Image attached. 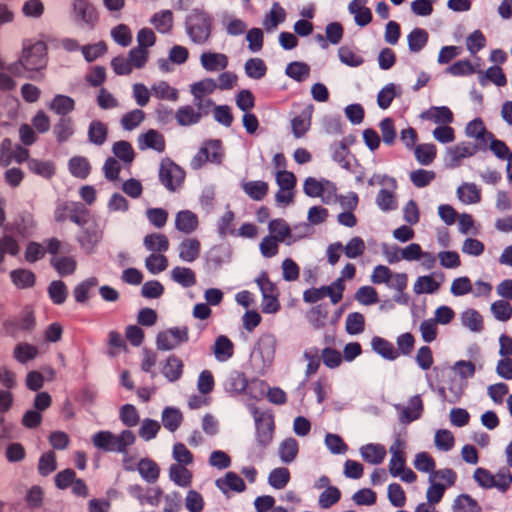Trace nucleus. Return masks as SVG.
<instances>
[{"label": "nucleus", "instance_id": "nucleus-1", "mask_svg": "<svg viewBox=\"0 0 512 512\" xmlns=\"http://www.w3.org/2000/svg\"><path fill=\"white\" fill-rule=\"evenodd\" d=\"M47 63L46 43L41 40L24 39L18 60L9 64L5 69L16 77L41 81L44 78L42 71L46 69Z\"/></svg>", "mask_w": 512, "mask_h": 512}, {"label": "nucleus", "instance_id": "nucleus-2", "mask_svg": "<svg viewBox=\"0 0 512 512\" xmlns=\"http://www.w3.org/2000/svg\"><path fill=\"white\" fill-rule=\"evenodd\" d=\"M185 31L192 43L205 45L212 36L213 17L204 10L194 9L186 16Z\"/></svg>", "mask_w": 512, "mask_h": 512}, {"label": "nucleus", "instance_id": "nucleus-3", "mask_svg": "<svg viewBox=\"0 0 512 512\" xmlns=\"http://www.w3.org/2000/svg\"><path fill=\"white\" fill-rule=\"evenodd\" d=\"M91 441L94 447L104 452L126 454L127 448L135 443L136 436L129 429L123 430L118 435L108 430H102L96 432Z\"/></svg>", "mask_w": 512, "mask_h": 512}, {"label": "nucleus", "instance_id": "nucleus-4", "mask_svg": "<svg viewBox=\"0 0 512 512\" xmlns=\"http://www.w3.org/2000/svg\"><path fill=\"white\" fill-rule=\"evenodd\" d=\"M185 171L169 158L162 159L159 167V181L170 192L179 190L185 180Z\"/></svg>", "mask_w": 512, "mask_h": 512}, {"label": "nucleus", "instance_id": "nucleus-5", "mask_svg": "<svg viewBox=\"0 0 512 512\" xmlns=\"http://www.w3.org/2000/svg\"><path fill=\"white\" fill-rule=\"evenodd\" d=\"M72 18L77 25L90 30L99 20L97 9L89 0H73Z\"/></svg>", "mask_w": 512, "mask_h": 512}, {"label": "nucleus", "instance_id": "nucleus-6", "mask_svg": "<svg viewBox=\"0 0 512 512\" xmlns=\"http://www.w3.org/2000/svg\"><path fill=\"white\" fill-rule=\"evenodd\" d=\"M189 341V329L187 326H176L161 331L156 337V346L158 350L170 351L183 343Z\"/></svg>", "mask_w": 512, "mask_h": 512}, {"label": "nucleus", "instance_id": "nucleus-7", "mask_svg": "<svg viewBox=\"0 0 512 512\" xmlns=\"http://www.w3.org/2000/svg\"><path fill=\"white\" fill-rule=\"evenodd\" d=\"M304 193L309 197H322L325 203H330L336 198V186L326 179L317 180L308 177L303 185Z\"/></svg>", "mask_w": 512, "mask_h": 512}, {"label": "nucleus", "instance_id": "nucleus-8", "mask_svg": "<svg viewBox=\"0 0 512 512\" xmlns=\"http://www.w3.org/2000/svg\"><path fill=\"white\" fill-rule=\"evenodd\" d=\"M256 441L264 449L273 439L275 424L274 417L269 413L255 415Z\"/></svg>", "mask_w": 512, "mask_h": 512}, {"label": "nucleus", "instance_id": "nucleus-9", "mask_svg": "<svg viewBox=\"0 0 512 512\" xmlns=\"http://www.w3.org/2000/svg\"><path fill=\"white\" fill-rule=\"evenodd\" d=\"M396 409L400 411L399 421L402 424H409L421 417L424 405L420 395H414L409 399L408 406L397 405Z\"/></svg>", "mask_w": 512, "mask_h": 512}, {"label": "nucleus", "instance_id": "nucleus-10", "mask_svg": "<svg viewBox=\"0 0 512 512\" xmlns=\"http://www.w3.org/2000/svg\"><path fill=\"white\" fill-rule=\"evenodd\" d=\"M101 239L102 232L97 228V225L83 226L81 233L77 237L79 245L88 254L94 251Z\"/></svg>", "mask_w": 512, "mask_h": 512}, {"label": "nucleus", "instance_id": "nucleus-11", "mask_svg": "<svg viewBox=\"0 0 512 512\" xmlns=\"http://www.w3.org/2000/svg\"><path fill=\"white\" fill-rule=\"evenodd\" d=\"M138 147L140 150L153 149L161 153L165 150L164 136L157 130L150 129L138 137Z\"/></svg>", "mask_w": 512, "mask_h": 512}, {"label": "nucleus", "instance_id": "nucleus-12", "mask_svg": "<svg viewBox=\"0 0 512 512\" xmlns=\"http://www.w3.org/2000/svg\"><path fill=\"white\" fill-rule=\"evenodd\" d=\"M215 485L224 494H228L229 491L241 493L246 489L243 479L232 471L227 472L223 478H218Z\"/></svg>", "mask_w": 512, "mask_h": 512}, {"label": "nucleus", "instance_id": "nucleus-13", "mask_svg": "<svg viewBox=\"0 0 512 512\" xmlns=\"http://www.w3.org/2000/svg\"><path fill=\"white\" fill-rule=\"evenodd\" d=\"M199 225L198 216L190 210H181L176 214L175 227L185 234L193 233Z\"/></svg>", "mask_w": 512, "mask_h": 512}, {"label": "nucleus", "instance_id": "nucleus-14", "mask_svg": "<svg viewBox=\"0 0 512 512\" xmlns=\"http://www.w3.org/2000/svg\"><path fill=\"white\" fill-rule=\"evenodd\" d=\"M200 63L206 71L214 72L228 66V57L222 53L204 52L200 56Z\"/></svg>", "mask_w": 512, "mask_h": 512}, {"label": "nucleus", "instance_id": "nucleus-15", "mask_svg": "<svg viewBox=\"0 0 512 512\" xmlns=\"http://www.w3.org/2000/svg\"><path fill=\"white\" fill-rule=\"evenodd\" d=\"M201 251V243L197 238H186L179 244V258L184 262H194Z\"/></svg>", "mask_w": 512, "mask_h": 512}, {"label": "nucleus", "instance_id": "nucleus-16", "mask_svg": "<svg viewBox=\"0 0 512 512\" xmlns=\"http://www.w3.org/2000/svg\"><path fill=\"white\" fill-rule=\"evenodd\" d=\"M52 131L58 143L67 142L75 133L73 119L71 117H60L53 125Z\"/></svg>", "mask_w": 512, "mask_h": 512}, {"label": "nucleus", "instance_id": "nucleus-17", "mask_svg": "<svg viewBox=\"0 0 512 512\" xmlns=\"http://www.w3.org/2000/svg\"><path fill=\"white\" fill-rule=\"evenodd\" d=\"M212 351L217 361L226 362L234 354V344L227 336L220 335L215 339Z\"/></svg>", "mask_w": 512, "mask_h": 512}, {"label": "nucleus", "instance_id": "nucleus-18", "mask_svg": "<svg viewBox=\"0 0 512 512\" xmlns=\"http://www.w3.org/2000/svg\"><path fill=\"white\" fill-rule=\"evenodd\" d=\"M366 0H352L348 5V10L354 15L356 24L360 27L368 25L372 21V12L365 7Z\"/></svg>", "mask_w": 512, "mask_h": 512}, {"label": "nucleus", "instance_id": "nucleus-19", "mask_svg": "<svg viewBox=\"0 0 512 512\" xmlns=\"http://www.w3.org/2000/svg\"><path fill=\"white\" fill-rule=\"evenodd\" d=\"M183 361L176 355H169L162 367L163 376L170 382L179 380L183 374Z\"/></svg>", "mask_w": 512, "mask_h": 512}, {"label": "nucleus", "instance_id": "nucleus-20", "mask_svg": "<svg viewBox=\"0 0 512 512\" xmlns=\"http://www.w3.org/2000/svg\"><path fill=\"white\" fill-rule=\"evenodd\" d=\"M49 109L60 117H70L75 109V101L67 95L57 94L50 102Z\"/></svg>", "mask_w": 512, "mask_h": 512}, {"label": "nucleus", "instance_id": "nucleus-21", "mask_svg": "<svg viewBox=\"0 0 512 512\" xmlns=\"http://www.w3.org/2000/svg\"><path fill=\"white\" fill-rule=\"evenodd\" d=\"M143 245L155 254H163L169 249V240L165 234L151 233L144 237Z\"/></svg>", "mask_w": 512, "mask_h": 512}, {"label": "nucleus", "instance_id": "nucleus-22", "mask_svg": "<svg viewBox=\"0 0 512 512\" xmlns=\"http://www.w3.org/2000/svg\"><path fill=\"white\" fill-rule=\"evenodd\" d=\"M360 454L367 463L378 465L383 462L386 449L381 444L370 443L360 448Z\"/></svg>", "mask_w": 512, "mask_h": 512}, {"label": "nucleus", "instance_id": "nucleus-23", "mask_svg": "<svg viewBox=\"0 0 512 512\" xmlns=\"http://www.w3.org/2000/svg\"><path fill=\"white\" fill-rule=\"evenodd\" d=\"M88 140L96 146H102L108 137V127L100 120H92L87 131Z\"/></svg>", "mask_w": 512, "mask_h": 512}, {"label": "nucleus", "instance_id": "nucleus-24", "mask_svg": "<svg viewBox=\"0 0 512 512\" xmlns=\"http://www.w3.org/2000/svg\"><path fill=\"white\" fill-rule=\"evenodd\" d=\"M65 209L71 222L81 227L87 224L89 211L84 204L80 202L65 203Z\"/></svg>", "mask_w": 512, "mask_h": 512}, {"label": "nucleus", "instance_id": "nucleus-25", "mask_svg": "<svg viewBox=\"0 0 512 512\" xmlns=\"http://www.w3.org/2000/svg\"><path fill=\"white\" fill-rule=\"evenodd\" d=\"M28 169L45 179H51L56 173V167L51 160H40L32 158L28 160Z\"/></svg>", "mask_w": 512, "mask_h": 512}, {"label": "nucleus", "instance_id": "nucleus-26", "mask_svg": "<svg viewBox=\"0 0 512 512\" xmlns=\"http://www.w3.org/2000/svg\"><path fill=\"white\" fill-rule=\"evenodd\" d=\"M140 476L148 483H155L160 475L158 464L150 458H142L137 464Z\"/></svg>", "mask_w": 512, "mask_h": 512}, {"label": "nucleus", "instance_id": "nucleus-27", "mask_svg": "<svg viewBox=\"0 0 512 512\" xmlns=\"http://www.w3.org/2000/svg\"><path fill=\"white\" fill-rule=\"evenodd\" d=\"M465 131L467 136L477 139L484 145L487 144L488 139L493 138V134L487 131L481 118H475L470 121L467 124Z\"/></svg>", "mask_w": 512, "mask_h": 512}, {"label": "nucleus", "instance_id": "nucleus-28", "mask_svg": "<svg viewBox=\"0 0 512 512\" xmlns=\"http://www.w3.org/2000/svg\"><path fill=\"white\" fill-rule=\"evenodd\" d=\"M225 391L231 395H239L247 388V379L244 373L232 371L224 383Z\"/></svg>", "mask_w": 512, "mask_h": 512}, {"label": "nucleus", "instance_id": "nucleus-29", "mask_svg": "<svg viewBox=\"0 0 512 512\" xmlns=\"http://www.w3.org/2000/svg\"><path fill=\"white\" fill-rule=\"evenodd\" d=\"M68 170L72 176L86 179L91 172L89 160L84 156H74L68 161Z\"/></svg>", "mask_w": 512, "mask_h": 512}, {"label": "nucleus", "instance_id": "nucleus-30", "mask_svg": "<svg viewBox=\"0 0 512 512\" xmlns=\"http://www.w3.org/2000/svg\"><path fill=\"white\" fill-rule=\"evenodd\" d=\"M202 118V113L197 112L193 106L185 105L177 109L175 119L180 126L197 124Z\"/></svg>", "mask_w": 512, "mask_h": 512}, {"label": "nucleus", "instance_id": "nucleus-31", "mask_svg": "<svg viewBox=\"0 0 512 512\" xmlns=\"http://www.w3.org/2000/svg\"><path fill=\"white\" fill-rule=\"evenodd\" d=\"M457 196L464 204H476L481 201V190L474 183H463L457 189Z\"/></svg>", "mask_w": 512, "mask_h": 512}, {"label": "nucleus", "instance_id": "nucleus-32", "mask_svg": "<svg viewBox=\"0 0 512 512\" xmlns=\"http://www.w3.org/2000/svg\"><path fill=\"white\" fill-rule=\"evenodd\" d=\"M371 346L377 354L381 355L387 360H395L399 356V353L394 348V345L382 337H373L371 340Z\"/></svg>", "mask_w": 512, "mask_h": 512}, {"label": "nucleus", "instance_id": "nucleus-33", "mask_svg": "<svg viewBox=\"0 0 512 512\" xmlns=\"http://www.w3.org/2000/svg\"><path fill=\"white\" fill-rule=\"evenodd\" d=\"M490 140V149L496 157L502 160H507V173L509 179L512 181V152L509 150L505 142L495 139Z\"/></svg>", "mask_w": 512, "mask_h": 512}, {"label": "nucleus", "instance_id": "nucleus-34", "mask_svg": "<svg viewBox=\"0 0 512 512\" xmlns=\"http://www.w3.org/2000/svg\"><path fill=\"white\" fill-rule=\"evenodd\" d=\"M243 191L255 201L263 200L269 191L268 183L265 181H248L242 184Z\"/></svg>", "mask_w": 512, "mask_h": 512}, {"label": "nucleus", "instance_id": "nucleus-35", "mask_svg": "<svg viewBox=\"0 0 512 512\" xmlns=\"http://www.w3.org/2000/svg\"><path fill=\"white\" fill-rule=\"evenodd\" d=\"M171 279L185 288L192 287L196 284V275L194 271L188 267H174L171 270Z\"/></svg>", "mask_w": 512, "mask_h": 512}, {"label": "nucleus", "instance_id": "nucleus-36", "mask_svg": "<svg viewBox=\"0 0 512 512\" xmlns=\"http://www.w3.org/2000/svg\"><path fill=\"white\" fill-rule=\"evenodd\" d=\"M12 283L19 289L31 288L35 285V274L28 269H15L10 272Z\"/></svg>", "mask_w": 512, "mask_h": 512}, {"label": "nucleus", "instance_id": "nucleus-37", "mask_svg": "<svg viewBox=\"0 0 512 512\" xmlns=\"http://www.w3.org/2000/svg\"><path fill=\"white\" fill-rule=\"evenodd\" d=\"M50 264L62 277L72 275L77 268V262L72 256L54 257Z\"/></svg>", "mask_w": 512, "mask_h": 512}, {"label": "nucleus", "instance_id": "nucleus-38", "mask_svg": "<svg viewBox=\"0 0 512 512\" xmlns=\"http://www.w3.org/2000/svg\"><path fill=\"white\" fill-rule=\"evenodd\" d=\"M428 32L423 28H414L407 36L409 50L413 53L420 52L427 44Z\"/></svg>", "mask_w": 512, "mask_h": 512}, {"label": "nucleus", "instance_id": "nucleus-39", "mask_svg": "<svg viewBox=\"0 0 512 512\" xmlns=\"http://www.w3.org/2000/svg\"><path fill=\"white\" fill-rule=\"evenodd\" d=\"M151 94L157 99L177 101L179 98L178 90L170 86L166 81H159L151 86Z\"/></svg>", "mask_w": 512, "mask_h": 512}, {"label": "nucleus", "instance_id": "nucleus-40", "mask_svg": "<svg viewBox=\"0 0 512 512\" xmlns=\"http://www.w3.org/2000/svg\"><path fill=\"white\" fill-rule=\"evenodd\" d=\"M150 22L159 33H169L173 27V13L170 10H162L155 13Z\"/></svg>", "mask_w": 512, "mask_h": 512}, {"label": "nucleus", "instance_id": "nucleus-41", "mask_svg": "<svg viewBox=\"0 0 512 512\" xmlns=\"http://www.w3.org/2000/svg\"><path fill=\"white\" fill-rule=\"evenodd\" d=\"M453 512H481L478 502L468 494L457 496L452 506Z\"/></svg>", "mask_w": 512, "mask_h": 512}, {"label": "nucleus", "instance_id": "nucleus-42", "mask_svg": "<svg viewBox=\"0 0 512 512\" xmlns=\"http://www.w3.org/2000/svg\"><path fill=\"white\" fill-rule=\"evenodd\" d=\"M170 479L180 487H188L191 484L192 474L183 465L172 464L169 468Z\"/></svg>", "mask_w": 512, "mask_h": 512}, {"label": "nucleus", "instance_id": "nucleus-43", "mask_svg": "<svg viewBox=\"0 0 512 512\" xmlns=\"http://www.w3.org/2000/svg\"><path fill=\"white\" fill-rule=\"evenodd\" d=\"M268 230L271 237L276 240L284 242L287 238L291 237V228L284 219H273L268 224Z\"/></svg>", "mask_w": 512, "mask_h": 512}, {"label": "nucleus", "instance_id": "nucleus-44", "mask_svg": "<svg viewBox=\"0 0 512 512\" xmlns=\"http://www.w3.org/2000/svg\"><path fill=\"white\" fill-rule=\"evenodd\" d=\"M182 420L183 416L179 409L166 407L162 412L163 426L170 432H175L180 427Z\"/></svg>", "mask_w": 512, "mask_h": 512}, {"label": "nucleus", "instance_id": "nucleus-45", "mask_svg": "<svg viewBox=\"0 0 512 512\" xmlns=\"http://www.w3.org/2000/svg\"><path fill=\"white\" fill-rule=\"evenodd\" d=\"M299 451L298 442L294 438H287L279 445V456L283 463H291L297 457Z\"/></svg>", "mask_w": 512, "mask_h": 512}, {"label": "nucleus", "instance_id": "nucleus-46", "mask_svg": "<svg viewBox=\"0 0 512 512\" xmlns=\"http://www.w3.org/2000/svg\"><path fill=\"white\" fill-rule=\"evenodd\" d=\"M423 116L437 124L448 125L453 122V113L447 106L432 107Z\"/></svg>", "mask_w": 512, "mask_h": 512}, {"label": "nucleus", "instance_id": "nucleus-47", "mask_svg": "<svg viewBox=\"0 0 512 512\" xmlns=\"http://www.w3.org/2000/svg\"><path fill=\"white\" fill-rule=\"evenodd\" d=\"M286 18V12L284 8L275 2L272 5L270 12L265 16L263 25L267 30L276 28L280 23L284 22Z\"/></svg>", "mask_w": 512, "mask_h": 512}, {"label": "nucleus", "instance_id": "nucleus-48", "mask_svg": "<svg viewBox=\"0 0 512 512\" xmlns=\"http://www.w3.org/2000/svg\"><path fill=\"white\" fill-rule=\"evenodd\" d=\"M436 146L431 143L419 144L414 148L416 160L422 165H430L436 157Z\"/></svg>", "mask_w": 512, "mask_h": 512}, {"label": "nucleus", "instance_id": "nucleus-49", "mask_svg": "<svg viewBox=\"0 0 512 512\" xmlns=\"http://www.w3.org/2000/svg\"><path fill=\"white\" fill-rule=\"evenodd\" d=\"M114 155L124 163L131 164L135 158L132 145L125 140L117 141L112 146Z\"/></svg>", "mask_w": 512, "mask_h": 512}, {"label": "nucleus", "instance_id": "nucleus-50", "mask_svg": "<svg viewBox=\"0 0 512 512\" xmlns=\"http://www.w3.org/2000/svg\"><path fill=\"white\" fill-rule=\"evenodd\" d=\"M38 355V349L34 345L28 343H19L13 350V357L22 364L33 360Z\"/></svg>", "mask_w": 512, "mask_h": 512}, {"label": "nucleus", "instance_id": "nucleus-51", "mask_svg": "<svg viewBox=\"0 0 512 512\" xmlns=\"http://www.w3.org/2000/svg\"><path fill=\"white\" fill-rule=\"evenodd\" d=\"M245 73L249 78L261 79L266 75L267 67L261 58H250L245 63Z\"/></svg>", "mask_w": 512, "mask_h": 512}, {"label": "nucleus", "instance_id": "nucleus-52", "mask_svg": "<svg viewBox=\"0 0 512 512\" xmlns=\"http://www.w3.org/2000/svg\"><path fill=\"white\" fill-rule=\"evenodd\" d=\"M285 73L288 77L292 78L297 82L304 81L310 73V67L304 62H291L287 65Z\"/></svg>", "mask_w": 512, "mask_h": 512}, {"label": "nucleus", "instance_id": "nucleus-53", "mask_svg": "<svg viewBox=\"0 0 512 512\" xmlns=\"http://www.w3.org/2000/svg\"><path fill=\"white\" fill-rule=\"evenodd\" d=\"M290 481V472L285 467L273 469L268 476V483L275 489H283Z\"/></svg>", "mask_w": 512, "mask_h": 512}, {"label": "nucleus", "instance_id": "nucleus-54", "mask_svg": "<svg viewBox=\"0 0 512 512\" xmlns=\"http://www.w3.org/2000/svg\"><path fill=\"white\" fill-rule=\"evenodd\" d=\"M439 283L430 276H420L414 283L413 290L416 294H432L439 289Z\"/></svg>", "mask_w": 512, "mask_h": 512}, {"label": "nucleus", "instance_id": "nucleus-55", "mask_svg": "<svg viewBox=\"0 0 512 512\" xmlns=\"http://www.w3.org/2000/svg\"><path fill=\"white\" fill-rule=\"evenodd\" d=\"M381 137L385 145L392 146L397 138L394 120L390 117L382 119L379 123Z\"/></svg>", "mask_w": 512, "mask_h": 512}, {"label": "nucleus", "instance_id": "nucleus-56", "mask_svg": "<svg viewBox=\"0 0 512 512\" xmlns=\"http://www.w3.org/2000/svg\"><path fill=\"white\" fill-rule=\"evenodd\" d=\"M67 286L61 280L52 281L48 286V295L51 301L56 305H61L67 298Z\"/></svg>", "mask_w": 512, "mask_h": 512}, {"label": "nucleus", "instance_id": "nucleus-57", "mask_svg": "<svg viewBox=\"0 0 512 512\" xmlns=\"http://www.w3.org/2000/svg\"><path fill=\"white\" fill-rule=\"evenodd\" d=\"M346 332L350 335H357L365 329V318L359 312L349 313L345 322Z\"/></svg>", "mask_w": 512, "mask_h": 512}, {"label": "nucleus", "instance_id": "nucleus-58", "mask_svg": "<svg viewBox=\"0 0 512 512\" xmlns=\"http://www.w3.org/2000/svg\"><path fill=\"white\" fill-rule=\"evenodd\" d=\"M145 119V113L141 109H134L125 113L121 118V125L124 130L132 131L137 128Z\"/></svg>", "mask_w": 512, "mask_h": 512}, {"label": "nucleus", "instance_id": "nucleus-59", "mask_svg": "<svg viewBox=\"0 0 512 512\" xmlns=\"http://www.w3.org/2000/svg\"><path fill=\"white\" fill-rule=\"evenodd\" d=\"M462 324L473 332H479L483 329V319L481 314L474 310L468 309L462 313Z\"/></svg>", "mask_w": 512, "mask_h": 512}, {"label": "nucleus", "instance_id": "nucleus-60", "mask_svg": "<svg viewBox=\"0 0 512 512\" xmlns=\"http://www.w3.org/2000/svg\"><path fill=\"white\" fill-rule=\"evenodd\" d=\"M145 267L151 274H159L168 267V259L163 254L152 253L145 259Z\"/></svg>", "mask_w": 512, "mask_h": 512}, {"label": "nucleus", "instance_id": "nucleus-61", "mask_svg": "<svg viewBox=\"0 0 512 512\" xmlns=\"http://www.w3.org/2000/svg\"><path fill=\"white\" fill-rule=\"evenodd\" d=\"M57 468L56 454L53 451L43 453L38 462V473L41 476H48Z\"/></svg>", "mask_w": 512, "mask_h": 512}, {"label": "nucleus", "instance_id": "nucleus-62", "mask_svg": "<svg viewBox=\"0 0 512 512\" xmlns=\"http://www.w3.org/2000/svg\"><path fill=\"white\" fill-rule=\"evenodd\" d=\"M341 498V491L336 486H328L320 495L318 504L322 509H329Z\"/></svg>", "mask_w": 512, "mask_h": 512}, {"label": "nucleus", "instance_id": "nucleus-63", "mask_svg": "<svg viewBox=\"0 0 512 512\" xmlns=\"http://www.w3.org/2000/svg\"><path fill=\"white\" fill-rule=\"evenodd\" d=\"M98 284L96 277H90L79 283L73 290L76 302L85 303L89 299V291Z\"/></svg>", "mask_w": 512, "mask_h": 512}, {"label": "nucleus", "instance_id": "nucleus-64", "mask_svg": "<svg viewBox=\"0 0 512 512\" xmlns=\"http://www.w3.org/2000/svg\"><path fill=\"white\" fill-rule=\"evenodd\" d=\"M234 220L235 214L231 210H227L219 219L217 224V231L221 238H225L228 234L234 235Z\"/></svg>", "mask_w": 512, "mask_h": 512}]
</instances>
